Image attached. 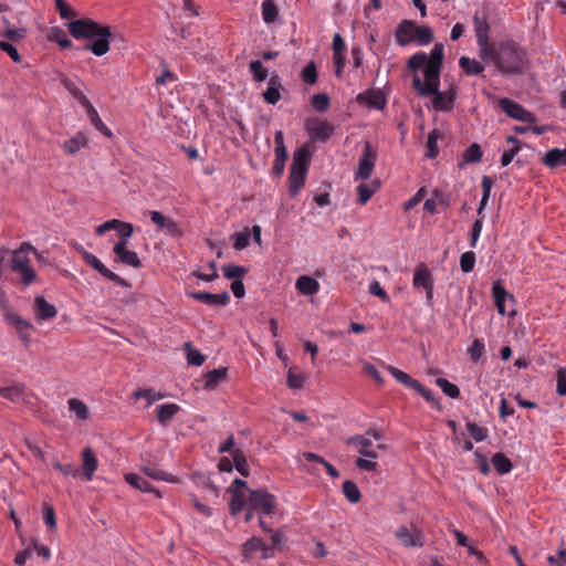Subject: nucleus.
<instances>
[{"label":"nucleus","instance_id":"f257e3e1","mask_svg":"<svg viewBox=\"0 0 566 566\" xmlns=\"http://www.w3.org/2000/svg\"><path fill=\"white\" fill-rule=\"evenodd\" d=\"M69 32L75 39H95L94 42L85 45V50L97 56L109 51L111 29L102 25L92 19H78L67 23Z\"/></svg>","mask_w":566,"mask_h":566},{"label":"nucleus","instance_id":"f03ea898","mask_svg":"<svg viewBox=\"0 0 566 566\" xmlns=\"http://www.w3.org/2000/svg\"><path fill=\"white\" fill-rule=\"evenodd\" d=\"M494 64L504 75H524L531 67L526 50L512 40L497 44Z\"/></svg>","mask_w":566,"mask_h":566},{"label":"nucleus","instance_id":"7ed1b4c3","mask_svg":"<svg viewBox=\"0 0 566 566\" xmlns=\"http://www.w3.org/2000/svg\"><path fill=\"white\" fill-rule=\"evenodd\" d=\"M33 250V245L29 242H23L18 249L10 251L7 248H2L4 253L11 254L10 268L13 272L21 275V283L25 286L36 281V272L30 264L28 253Z\"/></svg>","mask_w":566,"mask_h":566},{"label":"nucleus","instance_id":"20e7f679","mask_svg":"<svg viewBox=\"0 0 566 566\" xmlns=\"http://www.w3.org/2000/svg\"><path fill=\"white\" fill-rule=\"evenodd\" d=\"M310 151L305 147H300L293 153V161L289 176V192L291 196H296L303 187L305 176L310 165Z\"/></svg>","mask_w":566,"mask_h":566},{"label":"nucleus","instance_id":"39448f33","mask_svg":"<svg viewBox=\"0 0 566 566\" xmlns=\"http://www.w3.org/2000/svg\"><path fill=\"white\" fill-rule=\"evenodd\" d=\"M377 160V151L371 147L370 143L366 142L364 145L363 154L358 161L357 171L355 174L356 180H368L371 177Z\"/></svg>","mask_w":566,"mask_h":566},{"label":"nucleus","instance_id":"423d86ee","mask_svg":"<svg viewBox=\"0 0 566 566\" xmlns=\"http://www.w3.org/2000/svg\"><path fill=\"white\" fill-rule=\"evenodd\" d=\"M275 497L265 490H250L248 507L261 511L263 514L273 513Z\"/></svg>","mask_w":566,"mask_h":566},{"label":"nucleus","instance_id":"0eeeda50","mask_svg":"<svg viewBox=\"0 0 566 566\" xmlns=\"http://www.w3.org/2000/svg\"><path fill=\"white\" fill-rule=\"evenodd\" d=\"M78 252L82 254L83 259L85 260V262L92 266L94 270H96L101 275L107 277L108 280L115 282L116 284L120 285V286H124V287H128L129 286V283L120 277L119 275H117L116 273H114L113 271L108 270L101 261L97 256H95L94 254L87 252L85 249H83L82 247H80L78 249Z\"/></svg>","mask_w":566,"mask_h":566},{"label":"nucleus","instance_id":"6e6552de","mask_svg":"<svg viewBox=\"0 0 566 566\" xmlns=\"http://www.w3.org/2000/svg\"><path fill=\"white\" fill-rule=\"evenodd\" d=\"M395 536L400 542V544L407 548L422 547L424 544L423 532L416 526H411V527L400 526L396 531Z\"/></svg>","mask_w":566,"mask_h":566},{"label":"nucleus","instance_id":"1a4fd4ad","mask_svg":"<svg viewBox=\"0 0 566 566\" xmlns=\"http://www.w3.org/2000/svg\"><path fill=\"white\" fill-rule=\"evenodd\" d=\"M499 105L503 112H505L510 117L525 122V123H535L536 118L533 113L526 111L523 106L515 103L514 101L503 97L499 101Z\"/></svg>","mask_w":566,"mask_h":566},{"label":"nucleus","instance_id":"9d476101","mask_svg":"<svg viewBox=\"0 0 566 566\" xmlns=\"http://www.w3.org/2000/svg\"><path fill=\"white\" fill-rule=\"evenodd\" d=\"M275 143V159L273 164V174L276 176H282L285 169V163L287 160V150L284 145V135L282 130H277L274 136Z\"/></svg>","mask_w":566,"mask_h":566},{"label":"nucleus","instance_id":"9b49d317","mask_svg":"<svg viewBox=\"0 0 566 566\" xmlns=\"http://www.w3.org/2000/svg\"><path fill=\"white\" fill-rule=\"evenodd\" d=\"M150 220L158 230H164L170 237H180L182 233L181 227L177 221L165 217L159 211H150Z\"/></svg>","mask_w":566,"mask_h":566},{"label":"nucleus","instance_id":"f8f14e48","mask_svg":"<svg viewBox=\"0 0 566 566\" xmlns=\"http://www.w3.org/2000/svg\"><path fill=\"white\" fill-rule=\"evenodd\" d=\"M261 552L263 559L273 557L274 553L261 538L252 537L247 541L242 546V555L245 560L250 559L255 552Z\"/></svg>","mask_w":566,"mask_h":566},{"label":"nucleus","instance_id":"ddd939ff","mask_svg":"<svg viewBox=\"0 0 566 566\" xmlns=\"http://www.w3.org/2000/svg\"><path fill=\"white\" fill-rule=\"evenodd\" d=\"M113 252L116 255L117 262H120L134 269H138L142 266V261L138 254L135 251L128 250L127 245H124V242H117L113 248Z\"/></svg>","mask_w":566,"mask_h":566},{"label":"nucleus","instance_id":"4468645a","mask_svg":"<svg viewBox=\"0 0 566 566\" xmlns=\"http://www.w3.org/2000/svg\"><path fill=\"white\" fill-rule=\"evenodd\" d=\"M443 60V45L441 43H437L432 49L429 56H427V65L424 72L430 77H440V70Z\"/></svg>","mask_w":566,"mask_h":566},{"label":"nucleus","instance_id":"2eb2a0df","mask_svg":"<svg viewBox=\"0 0 566 566\" xmlns=\"http://www.w3.org/2000/svg\"><path fill=\"white\" fill-rule=\"evenodd\" d=\"M33 311L36 319L40 322L52 319L57 315L56 307L42 295H38L34 298Z\"/></svg>","mask_w":566,"mask_h":566},{"label":"nucleus","instance_id":"dca6fc26","mask_svg":"<svg viewBox=\"0 0 566 566\" xmlns=\"http://www.w3.org/2000/svg\"><path fill=\"white\" fill-rule=\"evenodd\" d=\"M188 295L209 305L224 306L230 302V295L228 292L219 294H212L210 292H190Z\"/></svg>","mask_w":566,"mask_h":566},{"label":"nucleus","instance_id":"f3484780","mask_svg":"<svg viewBox=\"0 0 566 566\" xmlns=\"http://www.w3.org/2000/svg\"><path fill=\"white\" fill-rule=\"evenodd\" d=\"M311 138L326 142L334 134V126L326 120H317L308 127Z\"/></svg>","mask_w":566,"mask_h":566},{"label":"nucleus","instance_id":"a211bd4d","mask_svg":"<svg viewBox=\"0 0 566 566\" xmlns=\"http://www.w3.org/2000/svg\"><path fill=\"white\" fill-rule=\"evenodd\" d=\"M431 95H434L432 106L436 111L446 112L452 108L455 98V93L453 90H450L447 93H442L439 91V84H437V92L431 93Z\"/></svg>","mask_w":566,"mask_h":566},{"label":"nucleus","instance_id":"6ab92c4d","mask_svg":"<svg viewBox=\"0 0 566 566\" xmlns=\"http://www.w3.org/2000/svg\"><path fill=\"white\" fill-rule=\"evenodd\" d=\"M426 82H422L418 75L412 78V86L420 96L431 95L437 92V84H439V77H430L426 72Z\"/></svg>","mask_w":566,"mask_h":566},{"label":"nucleus","instance_id":"aec40b11","mask_svg":"<svg viewBox=\"0 0 566 566\" xmlns=\"http://www.w3.org/2000/svg\"><path fill=\"white\" fill-rule=\"evenodd\" d=\"M98 467V460L93 453L91 448H85L82 451V470L83 475L87 481L93 479V475Z\"/></svg>","mask_w":566,"mask_h":566},{"label":"nucleus","instance_id":"412c9836","mask_svg":"<svg viewBox=\"0 0 566 566\" xmlns=\"http://www.w3.org/2000/svg\"><path fill=\"white\" fill-rule=\"evenodd\" d=\"M346 443L350 444V446L358 447L359 454H361L364 457H367V458H370V459H376L377 458V453L373 450V442H371V440L368 439L365 436H353V437H349L346 440Z\"/></svg>","mask_w":566,"mask_h":566},{"label":"nucleus","instance_id":"4be33fe9","mask_svg":"<svg viewBox=\"0 0 566 566\" xmlns=\"http://www.w3.org/2000/svg\"><path fill=\"white\" fill-rule=\"evenodd\" d=\"M416 25L410 20H403L396 30V41L399 45L405 46L413 41Z\"/></svg>","mask_w":566,"mask_h":566},{"label":"nucleus","instance_id":"5701e85b","mask_svg":"<svg viewBox=\"0 0 566 566\" xmlns=\"http://www.w3.org/2000/svg\"><path fill=\"white\" fill-rule=\"evenodd\" d=\"M229 491L232 494L231 501H230V510L232 515H237L240 512L244 510V507H248V497L249 493L247 494L245 490L242 489H229Z\"/></svg>","mask_w":566,"mask_h":566},{"label":"nucleus","instance_id":"b1692460","mask_svg":"<svg viewBox=\"0 0 566 566\" xmlns=\"http://www.w3.org/2000/svg\"><path fill=\"white\" fill-rule=\"evenodd\" d=\"M474 23V32L476 36V42H484L485 40H490L489 32L490 25L488 22L486 14H482L480 12H475L473 15Z\"/></svg>","mask_w":566,"mask_h":566},{"label":"nucleus","instance_id":"393cba45","mask_svg":"<svg viewBox=\"0 0 566 566\" xmlns=\"http://www.w3.org/2000/svg\"><path fill=\"white\" fill-rule=\"evenodd\" d=\"M0 397L12 402L23 401L25 398V387L22 384H13L8 387L0 388Z\"/></svg>","mask_w":566,"mask_h":566},{"label":"nucleus","instance_id":"a878e982","mask_svg":"<svg viewBox=\"0 0 566 566\" xmlns=\"http://www.w3.org/2000/svg\"><path fill=\"white\" fill-rule=\"evenodd\" d=\"M483 153L481 146L478 143L471 144L462 154V159L458 164V167L462 169L468 164H476L482 159Z\"/></svg>","mask_w":566,"mask_h":566},{"label":"nucleus","instance_id":"bb28decb","mask_svg":"<svg viewBox=\"0 0 566 566\" xmlns=\"http://www.w3.org/2000/svg\"><path fill=\"white\" fill-rule=\"evenodd\" d=\"M412 283H413L415 287L422 286L423 289L433 284L432 275H431L430 271L428 270V268L426 266V264L420 263L419 265H417V268L415 269V275H413Z\"/></svg>","mask_w":566,"mask_h":566},{"label":"nucleus","instance_id":"cd10ccee","mask_svg":"<svg viewBox=\"0 0 566 566\" xmlns=\"http://www.w3.org/2000/svg\"><path fill=\"white\" fill-rule=\"evenodd\" d=\"M296 287L304 295H313L318 292L319 283L308 275H302L296 281Z\"/></svg>","mask_w":566,"mask_h":566},{"label":"nucleus","instance_id":"c85d7f7f","mask_svg":"<svg viewBox=\"0 0 566 566\" xmlns=\"http://www.w3.org/2000/svg\"><path fill=\"white\" fill-rule=\"evenodd\" d=\"M358 99L365 101L368 106L375 107L377 109H382L386 105V98L380 91L366 92L360 94Z\"/></svg>","mask_w":566,"mask_h":566},{"label":"nucleus","instance_id":"c756f323","mask_svg":"<svg viewBox=\"0 0 566 566\" xmlns=\"http://www.w3.org/2000/svg\"><path fill=\"white\" fill-rule=\"evenodd\" d=\"M281 82L279 76H272L269 82V87L263 93V97L269 104H275L281 98L280 90H281Z\"/></svg>","mask_w":566,"mask_h":566},{"label":"nucleus","instance_id":"7c9ffc66","mask_svg":"<svg viewBox=\"0 0 566 566\" xmlns=\"http://www.w3.org/2000/svg\"><path fill=\"white\" fill-rule=\"evenodd\" d=\"M492 293H493L494 302L497 307L499 314L504 315L506 313L505 305H504L505 300H506V297L512 298V296L509 295V293L506 292V290L502 286V284L500 282L493 283Z\"/></svg>","mask_w":566,"mask_h":566},{"label":"nucleus","instance_id":"2f4dec72","mask_svg":"<svg viewBox=\"0 0 566 566\" xmlns=\"http://www.w3.org/2000/svg\"><path fill=\"white\" fill-rule=\"evenodd\" d=\"M124 479L129 485L140 490L142 492H155L148 481L135 473H127L125 474ZM156 494L157 496H160L158 491H156Z\"/></svg>","mask_w":566,"mask_h":566},{"label":"nucleus","instance_id":"473e14b6","mask_svg":"<svg viewBox=\"0 0 566 566\" xmlns=\"http://www.w3.org/2000/svg\"><path fill=\"white\" fill-rule=\"evenodd\" d=\"M459 65L468 75H479L484 70V66L479 61L468 56H461L459 60Z\"/></svg>","mask_w":566,"mask_h":566},{"label":"nucleus","instance_id":"72a5a7b5","mask_svg":"<svg viewBox=\"0 0 566 566\" xmlns=\"http://www.w3.org/2000/svg\"><path fill=\"white\" fill-rule=\"evenodd\" d=\"M227 368H218L210 370L206 374V384L205 388L208 390H212L217 387V385L226 379Z\"/></svg>","mask_w":566,"mask_h":566},{"label":"nucleus","instance_id":"f704fd0d","mask_svg":"<svg viewBox=\"0 0 566 566\" xmlns=\"http://www.w3.org/2000/svg\"><path fill=\"white\" fill-rule=\"evenodd\" d=\"M69 409L73 412L76 419L85 421L90 416L87 406L80 399L72 398L67 401Z\"/></svg>","mask_w":566,"mask_h":566},{"label":"nucleus","instance_id":"c9c22d12","mask_svg":"<svg viewBox=\"0 0 566 566\" xmlns=\"http://www.w3.org/2000/svg\"><path fill=\"white\" fill-rule=\"evenodd\" d=\"M180 407L176 403H164L158 407L157 419L161 424L168 422L178 411Z\"/></svg>","mask_w":566,"mask_h":566},{"label":"nucleus","instance_id":"e433bc0d","mask_svg":"<svg viewBox=\"0 0 566 566\" xmlns=\"http://www.w3.org/2000/svg\"><path fill=\"white\" fill-rule=\"evenodd\" d=\"M87 144V140L82 133H77L73 138L65 140L63 143V148L69 153L70 155H74L77 153L81 148L85 147Z\"/></svg>","mask_w":566,"mask_h":566},{"label":"nucleus","instance_id":"4c0bfd02","mask_svg":"<svg viewBox=\"0 0 566 566\" xmlns=\"http://www.w3.org/2000/svg\"><path fill=\"white\" fill-rule=\"evenodd\" d=\"M262 17L265 23H273L279 18V9L273 0H264L262 3Z\"/></svg>","mask_w":566,"mask_h":566},{"label":"nucleus","instance_id":"58836bf2","mask_svg":"<svg viewBox=\"0 0 566 566\" xmlns=\"http://www.w3.org/2000/svg\"><path fill=\"white\" fill-rule=\"evenodd\" d=\"M142 471L149 478L159 480V481H166V482H177V479L172 475L168 474L167 472L156 469L149 464L142 467Z\"/></svg>","mask_w":566,"mask_h":566},{"label":"nucleus","instance_id":"ea45409f","mask_svg":"<svg viewBox=\"0 0 566 566\" xmlns=\"http://www.w3.org/2000/svg\"><path fill=\"white\" fill-rule=\"evenodd\" d=\"M343 493L345 497L353 504L358 503L360 501V491L356 483H354L350 480H345L343 482Z\"/></svg>","mask_w":566,"mask_h":566},{"label":"nucleus","instance_id":"a19ab883","mask_svg":"<svg viewBox=\"0 0 566 566\" xmlns=\"http://www.w3.org/2000/svg\"><path fill=\"white\" fill-rule=\"evenodd\" d=\"M377 189H378L377 181H373L371 184H360L357 187L358 201L361 205H366L368 202V200L373 197V195L376 192Z\"/></svg>","mask_w":566,"mask_h":566},{"label":"nucleus","instance_id":"79ce46f5","mask_svg":"<svg viewBox=\"0 0 566 566\" xmlns=\"http://www.w3.org/2000/svg\"><path fill=\"white\" fill-rule=\"evenodd\" d=\"M86 112L93 126L105 136L111 137L112 132L105 126L95 107L91 105L88 108H86Z\"/></svg>","mask_w":566,"mask_h":566},{"label":"nucleus","instance_id":"37998d69","mask_svg":"<svg viewBox=\"0 0 566 566\" xmlns=\"http://www.w3.org/2000/svg\"><path fill=\"white\" fill-rule=\"evenodd\" d=\"M443 136V134L439 130V129H433L429 133L428 135V140H427V156L429 158H436L438 153H439V149H438V140L441 139Z\"/></svg>","mask_w":566,"mask_h":566},{"label":"nucleus","instance_id":"c03bdc74","mask_svg":"<svg viewBox=\"0 0 566 566\" xmlns=\"http://www.w3.org/2000/svg\"><path fill=\"white\" fill-rule=\"evenodd\" d=\"M492 463L500 474L509 473L512 470L511 460L501 452H497L493 455Z\"/></svg>","mask_w":566,"mask_h":566},{"label":"nucleus","instance_id":"a18cd8bd","mask_svg":"<svg viewBox=\"0 0 566 566\" xmlns=\"http://www.w3.org/2000/svg\"><path fill=\"white\" fill-rule=\"evenodd\" d=\"M6 318L8 323L18 331V333L33 328V325L30 322H28L17 313H7Z\"/></svg>","mask_w":566,"mask_h":566},{"label":"nucleus","instance_id":"49530a36","mask_svg":"<svg viewBox=\"0 0 566 566\" xmlns=\"http://www.w3.org/2000/svg\"><path fill=\"white\" fill-rule=\"evenodd\" d=\"M232 459H233V465L240 472L242 475L248 476L249 475V468L245 460V457L243 455L242 451L240 449H233L231 452Z\"/></svg>","mask_w":566,"mask_h":566},{"label":"nucleus","instance_id":"de8ad7c7","mask_svg":"<svg viewBox=\"0 0 566 566\" xmlns=\"http://www.w3.org/2000/svg\"><path fill=\"white\" fill-rule=\"evenodd\" d=\"M187 352V363L193 366H201L205 363V356L191 346L190 342L185 343Z\"/></svg>","mask_w":566,"mask_h":566},{"label":"nucleus","instance_id":"09e8293b","mask_svg":"<svg viewBox=\"0 0 566 566\" xmlns=\"http://www.w3.org/2000/svg\"><path fill=\"white\" fill-rule=\"evenodd\" d=\"M49 39L56 42L61 49H69L72 46L71 40L64 34L60 28H52L49 33Z\"/></svg>","mask_w":566,"mask_h":566},{"label":"nucleus","instance_id":"8fccbe9b","mask_svg":"<svg viewBox=\"0 0 566 566\" xmlns=\"http://www.w3.org/2000/svg\"><path fill=\"white\" fill-rule=\"evenodd\" d=\"M492 186H493L492 179L489 176H483V178H482V198H481V202H480V206L478 209L479 214L482 213V211L484 210V208L488 203V200L491 195Z\"/></svg>","mask_w":566,"mask_h":566},{"label":"nucleus","instance_id":"3c124183","mask_svg":"<svg viewBox=\"0 0 566 566\" xmlns=\"http://www.w3.org/2000/svg\"><path fill=\"white\" fill-rule=\"evenodd\" d=\"M329 96L325 93L315 94L311 97L313 108L319 113L326 112L329 107Z\"/></svg>","mask_w":566,"mask_h":566},{"label":"nucleus","instance_id":"603ef678","mask_svg":"<svg viewBox=\"0 0 566 566\" xmlns=\"http://www.w3.org/2000/svg\"><path fill=\"white\" fill-rule=\"evenodd\" d=\"M432 30L429 27H416L413 41H417L420 45H426L432 41Z\"/></svg>","mask_w":566,"mask_h":566},{"label":"nucleus","instance_id":"864d4df0","mask_svg":"<svg viewBox=\"0 0 566 566\" xmlns=\"http://www.w3.org/2000/svg\"><path fill=\"white\" fill-rule=\"evenodd\" d=\"M223 275L229 280H241L248 270L241 265H223Z\"/></svg>","mask_w":566,"mask_h":566},{"label":"nucleus","instance_id":"5fc2aeb1","mask_svg":"<svg viewBox=\"0 0 566 566\" xmlns=\"http://www.w3.org/2000/svg\"><path fill=\"white\" fill-rule=\"evenodd\" d=\"M480 49V56L482 60H491L494 63V56L496 55L497 45H491L490 40L484 42H476Z\"/></svg>","mask_w":566,"mask_h":566},{"label":"nucleus","instance_id":"6e6d98bb","mask_svg":"<svg viewBox=\"0 0 566 566\" xmlns=\"http://www.w3.org/2000/svg\"><path fill=\"white\" fill-rule=\"evenodd\" d=\"M437 385L441 388L444 395L450 398L457 399L460 396V389L454 384H451L449 380L444 378H438Z\"/></svg>","mask_w":566,"mask_h":566},{"label":"nucleus","instance_id":"4d7b16f0","mask_svg":"<svg viewBox=\"0 0 566 566\" xmlns=\"http://www.w3.org/2000/svg\"><path fill=\"white\" fill-rule=\"evenodd\" d=\"M249 69L253 74L254 80L258 82H262L268 77V71L263 67V64L259 60L251 61Z\"/></svg>","mask_w":566,"mask_h":566},{"label":"nucleus","instance_id":"13d9d810","mask_svg":"<svg viewBox=\"0 0 566 566\" xmlns=\"http://www.w3.org/2000/svg\"><path fill=\"white\" fill-rule=\"evenodd\" d=\"M484 350H485V347H484V344L480 340V339H474L471 344V346L469 347L468 349V353L470 355V358L473 360V361H479L482 356L484 355Z\"/></svg>","mask_w":566,"mask_h":566},{"label":"nucleus","instance_id":"bf43d9fd","mask_svg":"<svg viewBox=\"0 0 566 566\" xmlns=\"http://www.w3.org/2000/svg\"><path fill=\"white\" fill-rule=\"evenodd\" d=\"M52 464L57 471H60L65 476H72L75 479L80 474L78 469L72 463L62 464L57 460H55L52 462Z\"/></svg>","mask_w":566,"mask_h":566},{"label":"nucleus","instance_id":"052dcab7","mask_svg":"<svg viewBox=\"0 0 566 566\" xmlns=\"http://www.w3.org/2000/svg\"><path fill=\"white\" fill-rule=\"evenodd\" d=\"M302 80L307 84H315L317 81L316 65L311 61L302 71Z\"/></svg>","mask_w":566,"mask_h":566},{"label":"nucleus","instance_id":"680f3d73","mask_svg":"<svg viewBox=\"0 0 566 566\" xmlns=\"http://www.w3.org/2000/svg\"><path fill=\"white\" fill-rule=\"evenodd\" d=\"M467 429L475 441H483L488 437V430L475 422H468Z\"/></svg>","mask_w":566,"mask_h":566},{"label":"nucleus","instance_id":"e2e57ef3","mask_svg":"<svg viewBox=\"0 0 566 566\" xmlns=\"http://www.w3.org/2000/svg\"><path fill=\"white\" fill-rule=\"evenodd\" d=\"M475 264V254L471 251L464 252L460 258V266L464 273H469L473 270Z\"/></svg>","mask_w":566,"mask_h":566},{"label":"nucleus","instance_id":"0e129e2a","mask_svg":"<svg viewBox=\"0 0 566 566\" xmlns=\"http://www.w3.org/2000/svg\"><path fill=\"white\" fill-rule=\"evenodd\" d=\"M117 231L119 234V241L124 242V245L128 244V239L132 237L134 232V227L132 223L120 221V224L117 227Z\"/></svg>","mask_w":566,"mask_h":566},{"label":"nucleus","instance_id":"69168bd1","mask_svg":"<svg viewBox=\"0 0 566 566\" xmlns=\"http://www.w3.org/2000/svg\"><path fill=\"white\" fill-rule=\"evenodd\" d=\"M135 398H146L148 406L151 405L154 401L161 399L164 396L159 392H156L154 389H143V390H136L134 391Z\"/></svg>","mask_w":566,"mask_h":566},{"label":"nucleus","instance_id":"338daca9","mask_svg":"<svg viewBox=\"0 0 566 566\" xmlns=\"http://www.w3.org/2000/svg\"><path fill=\"white\" fill-rule=\"evenodd\" d=\"M427 54L424 53H416L408 60V67L412 71H417L422 66L427 65Z\"/></svg>","mask_w":566,"mask_h":566},{"label":"nucleus","instance_id":"774afa93","mask_svg":"<svg viewBox=\"0 0 566 566\" xmlns=\"http://www.w3.org/2000/svg\"><path fill=\"white\" fill-rule=\"evenodd\" d=\"M305 376L303 374H294L292 370L287 374V387L291 389H301L304 385Z\"/></svg>","mask_w":566,"mask_h":566}]
</instances>
